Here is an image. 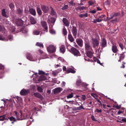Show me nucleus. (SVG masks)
Here are the masks:
<instances>
[{
    "label": "nucleus",
    "mask_w": 126,
    "mask_h": 126,
    "mask_svg": "<svg viewBox=\"0 0 126 126\" xmlns=\"http://www.w3.org/2000/svg\"><path fill=\"white\" fill-rule=\"evenodd\" d=\"M47 48L48 51L50 52L54 53L56 51V47L52 45L49 46Z\"/></svg>",
    "instance_id": "1"
},
{
    "label": "nucleus",
    "mask_w": 126,
    "mask_h": 126,
    "mask_svg": "<svg viewBox=\"0 0 126 126\" xmlns=\"http://www.w3.org/2000/svg\"><path fill=\"white\" fill-rule=\"evenodd\" d=\"M71 51L72 52V53L75 56L77 57L78 56H80L81 55L79 51L76 48H73L72 49Z\"/></svg>",
    "instance_id": "2"
},
{
    "label": "nucleus",
    "mask_w": 126,
    "mask_h": 126,
    "mask_svg": "<svg viewBox=\"0 0 126 126\" xmlns=\"http://www.w3.org/2000/svg\"><path fill=\"white\" fill-rule=\"evenodd\" d=\"M24 21L20 19H17L15 20V23L19 26H21Z\"/></svg>",
    "instance_id": "3"
},
{
    "label": "nucleus",
    "mask_w": 126,
    "mask_h": 126,
    "mask_svg": "<svg viewBox=\"0 0 126 126\" xmlns=\"http://www.w3.org/2000/svg\"><path fill=\"white\" fill-rule=\"evenodd\" d=\"M29 92L30 91L29 90L23 89L21 91L20 93L21 95H25L28 94Z\"/></svg>",
    "instance_id": "4"
},
{
    "label": "nucleus",
    "mask_w": 126,
    "mask_h": 126,
    "mask_svg": "<svg viewBox=\"0 0 126 126\" xmlns=\"http://www.w3.org/2000/svg\"><path fill=\"white\" fill-rule=\"evenodd\" d=\"M27 58L28 60L32 61H34V59L33 58L32 56L29 53H27L26 55Z\"/></svg>",
    "instance_id": "5"
},
{
    "label": "nucleus",
    "mask_w": 126,
    "mask_h": 126,
    "mask_svg": "<svg viewBox=\"0 0 126 126\" xmlns=\"http://www.w3.org/2000/svg\"><path fill=\"white\" fill-rule=\"evenodd\" d=\"M72 32L73 35L75 38L76 37L77 34V31L76 27L74 26L72 29Z\"/></svg>",
    "instance_id": "6"
},
{
    "label": "nucleus",
    "mask_w": 126,
    "mask_h": 126,
    "mask_svg": "<svg viewBox=\"0 0 126 126\" xmlns=\"http://www.w3.org/2000/svg\"><path fill=\"white\" fill-rule=\"evenodd\" d=\"M41 8L42 11L45 13H47L49 10L48 7L45 5L42 6Z\"/></svg>",
    "instance_id": "7"
},
{
    "label": "nucleus",
    "mask_w": 126,
    "mask_h": 126,
    "mask_svg": "<svg viewBox=\"0 0 126 126\" xmlns=\"http://www.w3.org/2000/svg\"><path fill=\"white\" fill-rule=\"evenodd\" d=\"M76 42L78 45L80 47H81L83 45V41L80 39H77L76 40Z\"/></svg>",
    "instance_id": "8"
},
{
    "label": "nucleus",
    "mask_w": 126,
    "mask_h": 126,
    "mask_svg": "<svg viewBox=\"0 0 126 126\" xmlns=\"http://www.w3.org/2000/svg\"><path fill=\"white\" fill-rule=\"evenodd\" d=\"M62 89L61 87H58L54 89H53V93L55 94L57 93H60L62 90Z\"/></svg>",
    "instance_id": "9"
},
{
    "label": "nucleus",
    "mask_w": 126,
    "mask_h": 126,
    "mask_svg": "<svg viewBox=\"0 0 126 126\" xmlns=\"http://www.w3.org/2000/svg\"><path fill=\"white\" fill-rule=\"evenodd\" d=\"M85 48L86 50H90L91 47L90 45V43L88 42H86L85 43Z\"/></svg>",
    "instance_id": "10"
},
{
    "label": "nucleus",
    "mask_w": 126,
    "mask_h": 126,
    "mask_svg": "<svg viewBox=\"0 0 126 126\" xmlns=\"http://www.w3.org/2000/svg\"><path fill=\"white\" fill-rule=\"evenodd\" d=\"M63 21L66 26H69L70 22L66 18H63Z\"/></svg>",
    "instance_id": "11"
},
{
    "label": "nucleus",
    "mask_w": 126,
    "mask_h": 126,
    "mask_svg": "<svg viewBox=\"0 0 126 126\" xmlns=\"http://www.w3.org/2000/svg\"><path fill=\"white\" fill-rule=\"evenodd\" d=\"M41 24L43 28L44 29L46 30V31L47 32L48 31L47 30L48 28L46 22L44 21L42 22Z\"/></svg>",
    "instance_id": "12"
},
{
    "label": "nucleus",
    "mask_w": 126,
    "mask_h": 126,
    "mask_svg": "<svg viewBox=\"0 0 126 126\" xmlns=\"http://www.w3.org/2000/svg\"><path fill=\"white\" fill-rule=\"evenodd\" d=\"M101 45L102 47H104L107 46V42L105 39H103L102 41Z\"/></svg>",
    "instance_id": "13"
},
{
    "label": "nucleus",
    "mask_w": 126,
    "mask_h": 126,
    "mask_svg": "<svg viewBox=\"0 0 126 126\" xmlns=\"http://www.w3.org/2000/svg\"><path fill=\"white\" fill-rule=\"evenodd\" d=\"M29 12L32 15L35 16L36 14V12L35 10L32 8L30 9L29 10Z\"/></svg>",
    "instance_id": "14"
},
{
    "label": "nucleus",
    "mask_w": 126,
    "mask_h": 126,
    "mask_svg": "<svg viewBox=\"0 0 126 126\" xmlns=\"http://www.w3.org/2000/svg\"><path fill=\"white\" fill-rule=\"evenodd\" d=\"M93 44L94 47H95L98 46L99 43L97 40L93 39Z\"/></svg>",
    "instance_id": "15"
},
{
    "label": "nucleus",
    "mask_w": 126,
    "mask_h": 126,
    "mask_svg": "<svg viewBox=\"0 0 126 126\" xmlns=\"http://www.w3.org/2000/svg\"><path fill=\"white\" fill-rule=\"evenodd\" d=\"M76 71H75L71 68H67L66 71V72L67 73H69L70 72L73 73H74Z\"/></svg>",
    "instance_id": "16"
},
{
    "label": "nucleus",
    "mask_w": 126,
    "mask_h": 126,
    "mask_svg": "<svg viewBox=\"0 0 126 126\" xmlns=\"http://www.w3.org/2000/svg\"><path fill=\"white\" fill-rule=\"evenodd\" d=\"M30 20L31 23L32 24H35L36 23V21L34 19V18L32 16L30 17Z\"/></svg>",
    "instance_id": "17"
},
{
    "label": "nucleus",
    "mask_w": 126,
    "mask_h": 126,
    "mask_svg": "<svg viewBox=\"0 0 126 126\" xmlns=\"http://www.w3.org/2000/svg\"><path fill=\"white\" fill-rule=\"evenodd\" d=\"M125 52H123L121 54H120V57L119 60L118 62H121V61L123 60L125 56V55L124 54Z\"/></svg>",
    "instance_id": "18"
},
{
    "label": "nucleus",
    "mask_w": 126,
    "mask_h": 126,
    "mask_svg": "<svg viewBox=\"0 0 126 126\" xmlns=\"http://www.w3.org/2000/svg\"><path fill=\"white\" fill-rule=\"evenodd\" d=\"M68 38L70 42H73L74 40V39L72 35L70 34H69L68 35Z\"/></svg>",
    "instance_id": "19"
},
{
    "label": "nucleus",
    "mask_w": 126,
    "mask_h": 126,
    "mask_svg": "<svg viewBox=\"0 0 126 126\" xmlns=\"http://www.w3.org/2000/svg\"><path fill=\"white\" fill-rule=\"evenodd\" d=\"M102 20V19H100L99 18H98L95 19H94L92 22L94 23H96L97 22H100Z\"/></svg>",
    "instance_id": "20"
},
{
    "label": "nucleus",
    "mask_w": 126,
    "mask_h": 126,
    "mask_svg": "<svg viewBox=\"0 0 126 126\" xmlns=\"http://www.w3.org/2000/svg\"><path fill=\"white\" fill-rule=\"evenodd\" d=\"M34 95L35 97L39 98L41 99L42 98V96L39 93H35Z\"/></svg>",
    "instance_id": "21"
},
{
    "label": "nucleus",
    "mask_w": 126,
    "mask_h": 126,
    "mask_svg": "<svg viewBox=\"0 0 126 126\" xmlns=\"http://www.w3.org/2000/svg\"><path fill=\"white\" fill-rule=\"evenodd\" d=\"M55 21V19L54 18L51 17L48 20L47 22L49 23H50L51 22L54 23Z\"/></svg>",
    "instance_id": "22"
},
{
    "label": "nucleus",
    "mask_w": 126,
    "mask_h": 126,
    "mask_svg": "<svg viewBox=\"0 0 126 126\" xmlns=\"http://www.w3.org/2000/svg\"><path fill=\"white\" fill-rule=\"evenodd\" d=\"M93 54V53L90 51H88L87 52V55L89 58L92 57Z\"/></svg>",
    "instance_id": "23"
},
{
    "label": "nucleus",
    "mask_w": 126,
    "mask_h": 126,
    "mask_svg": "<svg viewBox=\"0 0 126 126\" xmlns=\"http://www.w3.org/2000/svg\"><path fill=\"white\" fill-rule=\"evenodd\" d=\"M6 116V115H5L2 116H0V121H3L5 120H8V119L5 118Z\"/></svg>",
    "instance_id": "24"
},
{
    "label": "nucleus",
    "mask_w": 126,
    "mask_h": 126,
    "mask_svg": "<svg viewBox=\"0 0 126 126\" xmlns=\"http://www.w3.org/2000/svg\"><path fill=\"white\" fill-rule=\"evenodd\" d=\"M47 79V77L46 76H42L40 77L38 79L39 81H42L46 79Z\"/></svg>",
    "instance_id": "25"
},
{
    "label": "nucleus",
    "mask_w": 126,
    "mask_h": 126,
    "mask_svg": "<svg viewBox=\"0 0 126 126\" xmlns=\"http://www.w3.org/2000/svg\"><path fill=\"white\" fill-rule=\"evenodd\" d=\"M112 49L114 53L117 52L118 50L117 47L115 46H112Z\"/></svg>",
    "instance_id": "26"
},
{
    "label": "nucleus",
    "mask_w": 126,
    "mask_h": 126,
    "mask_svg": "<svg viewBox=\"0 0 126 126\" xmlns=\"http://www.w3.org/2000/svg\"><path fill=\"white\" fill-rule=\"evenodd\" d=\"M22 9L18 8L17 10V12L18 14L21 15H22Z\"/></svg>",
    "instance_id": "27"
},
{
    "label": "nucleus",
    "mask_w": 126,
    "mask_h": 126,
    "mask_svg": "<svg viewBox=\"0 0 126 126\" xmlns=\"http://www.w3.org/2000/svg\"><path fill=\"white\" fill-rule=\"evenodd\" d=\"M60 50L63 53L65 52V49L64 46L62 45L61 46L60 48Z\"/></svg>",
    "instance_id": "28"
},
{
    "label": "nucleus",
    "mask_w": 126,
    "mask_h": 126,
    "mask_svg": "<svg viewBox=\"0 0 126 126\" xmlns=\"http://www.w3.org/2000/svg\"><path fill=\"white\" fill-rule=\"evenodd\" d=\"M80 104H81V105H80V106L79 107L76 108L75 109L76 110H80L81 109H85L84 108L82 107V104L81 103H80Z\"/></svg>",
    "instance_id": "29"
},
{
    "label": "nucleus",
    "mask_w": 126,
    "mask_h": 126,
    "mask_svg": "<svg viewBox=\"0 0 126 126\" xmlns=\"http://www.w3.org/2000/svg\"><path fill=\"white\" fill-rule=\"evenodd\" d=\"M37 11L39 15H42V12L40 8L38 7L37 8Z\"/></svg>",
    "instance_id": "30"
},
{
    "label": "nucleus",
    "mask_w": 126,
    "mask_h": 126,
    "mask_svg": "<svg viewBox=\"0 0 126 126\" xmlns=\"http://www.w3.org/2000/svg\"><path fill=\"white\" fill-rule=\"evenodd\" d=\"M50 9L51 10V14L52 15H55L56 13L54 10L53 8L52 7H51L50 8Z\"/></svg>",
    "instance_id": "31"
},
{
    "label": "nucleus",
    "mask_w": 126,
    "mask_h": 126,
    "mask_svg": "<svg viewBox=\"0 0 126 126\" xmlns=\"http://www.w3.org/2000/svg\"><path fill=\"white\" fill-rule=\"evenodd\" d=\"M95 1L94 0H90L88 2L89 5L91 6L95 3Z\"/></svg>",
    "instance_id": "32"
},
{
    "label": "nucleus",
    "mask_w": 126,
    "mask_h": 126,
    "mask_svg": "<svg viewBox=\"0 0 126 126\" xmlns=\"http://www.w3.org/2000/svg\"><path fill=\"white\" fill-rule=\"evenodd\" d=\"M77 9L81 10L86 9V7L84 6H79L77 8Z\"/></svg>",
    "instance_id": "33"
},
{
    "label": "nucleus",
    "mask_w": 126,
    "mask_h": 126,
    "mask_svg": "<svg viewBox=\"0 0 126 126\" xmlns=\"http://www.w3.org/2000/svg\"><path fill=\"white\" fill-rule=\"evenodd\" d=\"M82 82L81 80L79 79L76 82V85L78 86H79L82 84Z\"/></svg>",
    "instance_id": "34"
},
{
    "label": "nucleus",
    "mask_w": 126,
    "mask_h": 126,
    "mask_svg": "<svg viewBox=\"0 0 126 126\" xmlns=\"http://www.w3.org/2000/svg\"><path fill=\"white\" fill-rule=\"evenodd\" d=\"M36 45L39 47H43V45L42 43L38 42H37L36 43Z\"/></svg>",
    "instance_id": "35"
},
{
    "label": "nucleus",
    "mask_w": 126,
    "mask_h": 126,
    "mask_svg": "<svg viewBox=\"0 0 126 126\" xmlns=\"http://www.w3.org/2000/svg\"><path fill=\"white\" fill-rule=\"evenodd\" d=\"M9 6L10 8L12 10L13 9V8L15 7L14 4L12 3H11L9 5Z\"/></svg>",
    "instance_id": "36"
},
{
    "label": "nucleus",
    "mask_w": 126,
    "mask_h": 126,
    "mask_svg": "<svg viewBox=\"0 0 126 126\" xmlns=\"http://www.w3.org/2000/svg\"><path fill=\"white\" fill-rule=\"evenodd\" d=\"M63 34L64 35H67V31L66 30V29L64 28L63 30Z\"/></svg>",
    "instance_id": "37"
},
{
    "label": "nucleus",
    "mask_w": 126,
    "mask_h": 126,
    "mask_svg": "<svg viewBox=\"0 0 126 126\" xmlns=\"http://www.w3.org/2000/svg\"><path fill=\"white\" fill-rule=\"evenodd\" d=\"M0 40L4 41H8V39H6L3 36L0 35Z\"/></svg>",
    "instance_id": "38"
},
{
    "label": "nucleus",
    "mask_w": 126,
    "mask_h": 126,
    "mask_svg": "<svg viewBox=\"0 0 126 126\" xmlns=\"http://www.w3.org/2000/svg\"><path fill=\"white\" fill-rule=\"evenodd\" d=\"M2 15L4 17L6 16V12L4 9H3L2 10Z\"/></svg>",
    "instance_id": "39"
},
{
    "label": "nucleus",
    "mask_w": 126,
    "mask_h": 126,
    "mask_svg": "<svg viewBox=\"0 0 126 126\" xmlns=\"http://www.w3.org/2000/svg\"><path fill=\"white\" fill-rule=\"evenodd\" d=\"M33 33L34 35H38L40 33V32L37 30H35L33 32Z\"/></svg>",
    "instance_id": "40"
},
{
    "label": "nucleus",
    "mask_w": 126,
    "mask_h": 126,
    "mask_svg": "<svg viewBox=\"0 0 126 126\" xmlns=\"http://www.w3.org/2000/svg\"><path fill=\"white\" fill-rule=\"evenodd\" d=\"M69 7L68 5H65L62 8V9L63 10H65L67 9Z\"/></svg>",
    "instance_id": "41"
},
{
    "label": "nucleus",
    "mask_w": 126,
    "mask_h": 126,
    "mask_svg": "<svg viewBox=\"0 0 126 126\" xmlns=\"http://www.w3.org/2000/svg\"><path fill=\"white\" fill-rule=\"evenodd\" d=\"M16 108L18 109H22V107H21L20 104H16Z\"/></svg>",
    "instance_id": "42"
},
{
    "label": "nucleus",
    "mask_w": 126,
    "mask_h": 126,
    "mask_svg": "<svg viewBox=\"0 0 126 126\" xmlns=\"http://www.w3.org/2000/svg\"><path fill=\"white\" fill-rule=\"evenodd\" d=\"M8 119H9L11 121H16V118L13 117H9Z\"/></svg>",
    "instance_id": "43"
},
{
    "label": "nucleus",
    "mask_w": 126,
    "mask_h": 126,
    "mask_svg": "<svg viewBox=\"0 0 126 126\" xmlns=\"http://www.w3.org/2000/svg\"><path fill=\"white\" fill-rule=\"evenodd\" d=\"M58 74V73L57 72L56 70H55L54 71H52V75L54 76H56Z\"/></svg>",
    "instance_id": "44"
},
{
    "label": "nucleus",
    "mask_w": 126,
    "mask_h": 126,
    "mask_svg": "<svg viewBox=\"0 0 126 126\" xmlns=\"http://www.w3.org/2000/svg\"><path fill=\"white\" fill-rule=\"evenodd\" d=\"M73 96V93H72L70 94L67 95V98L69 99L72 97Z\"/></svg>",
    "instance_id": "45"
},
{
    "label": "nucleus",
    "mask_w": 126,
    "mask_h": 126,
    "mask_svg": "<svg viewBox=\"0 0 126 126\" xmlns=\"http://www.w3.org/2000/svg\"><path fill=\"white\" fill-rule=\"evenodd\" d=\"M37 89L39 92H43V89L40 87L38 86L37 87Z\"/></svg>",
    "instance_id": "46"
},
{
    "label": "nucleus",
    "mask_w": 126,
    "mask_h": 126,
    "mask_svg": "<svg viewBox=\"0 0 126 126\" xmlns=\"http://www.w3.org/2000/svg\"><path fill=\"white\" fill-rule=\"evenodd\" d=\"M39 75L44 74H45V72L43 71L39 70H38Z\"/></svg>",
    "instance_id": "47"
},
{
    "label": "nucleus",
    "mask_w": 126,
    "mask_h": 126,
    "mask_svg": "<svg viewBox=\"0 0 126 126\" xmlns=\"http://www.w3.org/2000/svg\"><path fill=\"white\" fill-rule=\"evenodd\" d=\"M67 48L68 49H70L71 50L72 48H71V46L69 45L68 44H66Z\"/></svg>",
    "instance_id": "48"
},
{
    "label": "nucleus",
    "mask_w": 126,
    "mask_h": 126,
    "mask_svg": "<svg viewBox=\"0 0 126 126\" xmlns=\"http://www.w3.org/2000/svg\"><path fill=\"white\" fill-rule=\"evenodd\" d=\"M114 13H112L110 15V17L109 18L110 19H112L113 17H114Z\"/></svg>",
    "instance_id": "49"
},
{
    "label": "nucleus",
    "mask_w": 126,
    "mask_h": 126,
    "mask_svg": "<svg viewBox=\"0 0 126 126\" xmlns=\"http://www.w3.org/2000/svg\"><path fill=\"white\" fill-rule=\"evenodd\" d=\"M14 113L16 114V118H17V119L18 120H19L20 119H19L18 118V113H17V112L16 111H14Z\"/></svg>",
    "instance_id": "50"
},
{
    "label": "nucleus",
    "mask_w": 126,
    "mask_h": 126,
    "mask_svg": "<svg viewBox=\"0 0 126 126\" xmlns=\"http://www.w3.org/2000/svg\"><path fill=\"white\" fill-rule=\"evenodd\" d=\"M119 45L120 47L121 48V49L122 50L124 48V46L121 43H120L119 44Z\"/></svg>",
    "instance_id": "51"
},
{
    "label": "nucleus",
    "mask_w": 126,
    "mask_h": 126,
    "mask_svg": "<svg viewBox=\"0 0 126 126\" xmlns=\"http://www.w3.org/2000/svg\"><path fill=\"white\" fill-rule=\"evenodd\" d=\"M69 3L72 5H75V3L73 2V1H71L69 2Z\"/></svg>",
    "instance_id": "52"
},
{
    "label": "nucleus",
    "mask_w": 126,
    "mask_h": 126,
    "mask_svg": "<svg viewBox=\"0 0 126 126\" xmlns=\"http://www.w3.org/2000/svg\"><path fill=\"white\" fill-rule=\"evenodd\" d=\"M95 112H97L98 113H100L102 112V110H99L98 109H97L95 110Z\"/></svg>",
    "instance_id": "53"
},
{
    "label": "nucleus",
    "mask_w": 126,
    "mask_h": 126,
    "mask_svg": "<svg viewBox=\"0 0 126 126\" xmlns=\"http://www.w3.org/2000/svg\"><path fill=\"white\" fill-rule=\"evenodd\" d=\"M114 17L117 16H119L120 14L119 13H114Z\"/></svg>",
    "instance_id": "54"
},
{
    "label": "nucleus",
    "mask_w": 126,
    "mask_h": 126,
    "mask_svg": "<svg viewBox=\"0 0 126 126\" xmlns=\"http://www.w3.org/2000/svg\"><path fill=\"white\" fill-rule=\"evenodd\" d=\"M91 119L92 120L94 121H96L97 120L95 119L94 116L93 115H92L91 116Z\"/></svg>",
    "instance_id": "55"
},
{
    "label": "nucleus",
    "mask_w": 126,
    "mask_h": 126,
    "mask_svg": "<svg viewBox=\"0 0 126 126\" xmlns=\"http://www.w3.org/2000/svg\"><path fill=\"white\" fill-rule=\"evenodd\" d=\"M4 69V66L1 64H0V69L3 70Z\"/></svg>",
    "instance_id": "56"
},
{
    "label": "nucleus",
    "mask_w": 126,
    "mask_h": 126,
    "mask_svg": "<svg viewBox=\"0 0 126 126\" xmlns=\"http://www.w3.org/2000/svg\"><path fill=\"white\" fill-rule=\"evenodd\" d=\"M105 16V15H101L100 16H99V18H100L101 19L103 17Z\"/></svg>",
    "instance_id": "57"
},
{
    "label": "nucleus",
    "mask_w": 126,
    "mask_h": 126,
    "mask_svg": "<svg viewBox=\"0 0 126 126\" xmlns=\"http://www.w3.org/2000/svg\"><path fill=\"white\" fill-rule=\"evenodd\" d=\"M91 95L93 97H94L95 99H97V98H96L95 97V96H94L95 95H96V94H94L93 93H92L91 94Z\"/></svg>",
    "instance_id": "58"
},
{
    "label": "nucleus",
    "mask_w": 126,
    "mask_h": 126,
    "mask_svg": "<svg viewBox=\"0 0 126 126\" xmlns=\"http://www.w3.org/2000/svg\"><path fill=\"white\" fill-rule=\"evenodd\" d=\"M66 83L64 81H63L62 83V87H64L65 86Z\"/></svg>",
    "instance_id": "59"
},
{
    "label": "nucleus",
    "mask_w": 126,
    "mask_h": 126,
    "mask_svg": "<svg viewBox=\"0 0 126 126\" xmlns=\"http://www.w3.org/2000/svg\"><path fill=\"white\" fill-rule=\"evenodd\" d=\"M50 33L52 34H54L55 33V32L53 30H50Z\"/></svg>",
    "instance_id": "60"
},
{
    "label": "nucleus",
    "mask_w": 126,
    "mask_h": 126,
    "mask_svg": "<svg viewBox=\"0 0 126 126\" xmlns=\"http://www.w3.org/2000/svg\"><path fill=\"white\" fill-rule=\"evenodd\" d=\"M56 71L58 73H59L60 72L62 71V69L61 68L58 69L57 70H56Z\"/></svg>",
    "instance_id": "61"
},
{
    "label": "nucleus",
    "mask_w": 126,
    "mask_h": 126,
    "mask_svg": "<svg viewBox=\"0 0 126 126\" xmlns=\"http://www.w3.org/2000/svg\"><path fill=\"white\" fill-rule=\"evenodd\" d=\"M125 64V62H123V64H122V66H121V68H124L125 67V66L124 65Z\"/></svg>",
    "instance_id": "62"
},
{
    "label": "nucleus",
    "mask_w": 126,
    "mask_h": 126,
    "mask_svg": "<svg viewBox=\"0 0 126 126\" xmlns=\"http://www.w3.org/2000/svg\"><path fill=\"white\" fill-rule=\"evenodd\" d=\"M86 97L85 95H82L81 98L82 99L84 100L86 99Z\"/></svg>",
    "instance_id": "63"
},
{
    "label": "nucleus",
    "mask_w": 126,
    "mask_h": 126,
    "mask_svg": "<svg viewBox=\"0 0 126 126\" xmlns=\"http://www.w3.org/2000/svg\"><path fill=\"white\" fill-rule=\"evenodd\" d=\"M121 107L120 106H118V105H117L116 106V108L117 109H119Z\"/></svg>",
    "instance_id": "64"
}]
</instances>
